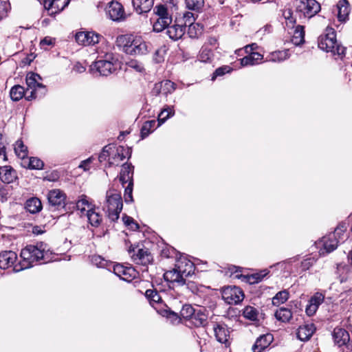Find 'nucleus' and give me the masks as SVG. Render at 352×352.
<instances>
[{
	"label": "nucleus",
	"mask_w": 352,
	"mask_h": 352,
	"mask_svg": "<svg viewBox=\"0 0 352 352\" xmlns=\"http://www.w3.org/2000/svg\"><path fill=\"white\" fill-rule=\"evenodd\" d=\"M318 47L327 52H331L335 58L342 59L345 56L346 48L338 43L336 32L332 28H327L326 33L318 38Z\"/></svg>",
	"instance_id": "obj_3"
},
{
	"label": "nucleus",
	"mask_w": 352,
	"mask_h": 352,
	"mask_svg": "<svg viewBox=\"0 0 352 352\" xmlns=\"http://www.w3.org/2000/svg\"><path fill=\"white\" fill-rule=\"evenodd\" d=\"M155 125L156 121L154 120L145 122L141 129L142 138H146L154 130Z\"/></svg>",
	"instance_id": "obj_53"
},
{
	"label": "nucleus",
	"mask_w": 352,
	"mask_h": 352,
	"mask_svg": "<svg viewBox=\"0 0 352 352\" xmlns=\"http://www.w3.org/2000/svg\"><path fill=\"white\" fill-rule=\"evenodd\" d=\"M106 12L109 17L114 21H123L126 17L123 6L117 1L109 2Z\"/></svg>",
	"instance_id": "obj_13"
},
{
	"label": "nucleus",
	"mask_w": 352,
	"mask_h": 352,
	"mask_svg": "<svg viewBox=\"0 0 352 352\" xmlns=\"http://www.w3.org/2000/svg\"><path fill=\"white\" fill-rule=\"evenodd\" d=\"M346 230V224L342 223L339 224L333 233L329 235H334V238L337 239L338 243H343L346 239L345 232Z\"/></svg>",
	"instance_id": "obj_44"
},
{
	"label": "nucleus",
	"mask_w": 352,
	"mask_h": 352,
	"mask_svg": "<svg viewBox=\"0 0 352 352\" xmlns=\"http://www.w3.org/2000/svg\"><path fill=\"white\" fill-rule=\"evenodd\" d=\"M292 41L296 45H300L305 42V32L302 26L298 25L296 27Z\"/></svg>",
	"instance_id": "obj_47"
},
{
	"label": "nucleus",
	"mask_w": 352,
	"mask_h": 352,
	"mask_svg": "<svg viewBox=\"0 0 352 352\" xmlns=\"http://www.w3.org/2000/svg\"><path fill=\"white\" fill-rule=\"evenodd\" d=\"M276 318L283 322H287L292 318V313L288 308L280 307L275 312Z\"/></svg>",
	"instance_id": "obj_42"
},
{
	"label": "nucleus",
	"mask_w": 352,
	"mask_h": 352,
	"mask_svg": "<svg viewBox=\"0 0 352 352\" xmlns=\"http://www.w3.org/2000/svg\"><path fill=\"white\" fill-rule=\"evenodd\" d=\"M212 56V51L209 49L206 45L202 46L201 48L197 58L199 61L203 63L210 62Z\"/></svg>",
	"instance_id": "obj_48"
},
{
	"label": "nucleus",
	"mask_w": 352,
	"mask_h": 352,
	"mask_svg": "<svg viewBox=\"0 0 352 352\" xmlns=\"http://www.w3.org/2000/svg\"><path fill=\"white\" fill-rule=\"evenodd\" d=\"M96 60L91 65L93 69H96L101 76H108L120 69V62L111 52L107 50L97 51Z\"/></svg>",
	"instance_id": "obj_2"
},
{
	"label": "nucleus",
	"mask_w": 352,
	"mask_h": 352,
	"mask_svg": "<svg viewBox=\"0 0 352 352\" xmlns=\"http://www.w3.org/2000/svg\"><path fill=\"white\" fill-rule=\"evenodd\" d=\"M195 21V14L192 12L186 11L182 14V16L176 19V22L182 25L183 27H186L192 25Z\"/></svg>",
	"instance_id": "obj_40"
},
{
	"label": "nucleus",
	"mask_w": 352,
	"mask_h": 352,
	"mask_svg": "<svg viewBox=\"0 0 352 352\" xmlns=\"http://www.w3.org/2000/svg\"><path fill=\"white\" fill-rule=\"evenodd\" d=\"M177 254H178V252H177V250L174 248H172V247L164 249L162 251V256H164L166 258L177 256Z\"/></svg>",
	"instance_id": "obj_64"
},
{
	"label": "nucleus",
	"mask_w": 352,
	"mask_h": 352,
	"mask_svg": "<svg viewBox=\"0 0 352 352\" xmlns=\"http://www.w3.org/2000/svg\"><path fill=\"white\" fill-rule=\"evenodd\" d=\"M215 337L221 343H226L230 337V331L224 324H218L214 327Z\"/></svg>",
	"instance_id": "obj_32"
},
{
	"label": "nucleus",
	"mask_w": 352,
	"mask_h": 352,
	"mask_svg": "<svg viewBox=\"0 0 352 352\" xmlns=\"http://www.w3.org/2000/svg\"><path fill=\"white\" fill-rule=\"evenodd\" d=\"M222 298L229 305H236L244 298V294L241 288L236 286H228L223 289Z\"/></svg>",
	"instance_id": "obj_8"
},
{
	"label": "nucleus",
	"mask_w": 352,
	"mask_h": 352,
	"mask_svg": "<svg viewBox=\"0 0 352 352\" xmlns=\"http://www.w3.org/2000/svg\"><path fill=\"white\" fill-rule=\"evenodd\" d=\"M162 316L166 317L172 324H177L180 322V317L175 311H172L169 307L165 305L164 308H161L157 311Z\"/></svg>",
	"instance_id": "obj_35"
},
{
	"label": "nucleus",
	"mask_w": 352,
	"mask_h": 352,
	"mask_svg": "<svg viewBox=\"0 0 352 352\" xmlns=\"http://www.w3.org/2000/svg\"><path fill=\"white\" fill-rule=\"evenodd\" d=\"M128 252L132 260L137 264L145 265L149 263L152 259L150 252L146 249L131 245Z\"/></svg>",
	"instance_id": "obj_11"
},
{
	"label": "nucleus",
	"mask_w": 352,
	"mask_h": 352,
	"mask_svg": "<svg viewBox=\"0 0 352 352\" xmlns=\"http://www.w3.org/2000/svg\"><path fill=\"white\" fill-rule=\"evenodd\" d=\"M129 67L135 69L137 72H142L144 70V66L140 62L135 60H131L127 63Z\"/></svg>",
	"instance_id": "obj_62"
},
{
	"label": "nucleus",
	"mask_w": 352,
	"mask_h": 352,
	"mask_svg": "<svg viewBox=\"0 0 352 352\" xmlns=\"http://www.w3.org/2000/svg\"><path fill=\"white\" fill-rule=\"evenodd\" d=\"M83 216L87 217L88 223L93 227H98L102 221V216L98 211V208H96V206L88 210Z\"/></svg>",
	"instance_id": "obj_24"
},
{
	"label": "nucleus",
	"mask_w": 352,
	"mask_h": 352,
	"mask_svg": "<svg viewBox=\"0 0 352 352\" xmlns=\"http://www.w3.org/2000/svg\"><path fill=\"white\" fill-rule=\"evenodd\" d=\"M164 278L167 282L177 283L179 285H184L186 283V279L175 267L173 270L166 272Z\"/></svg>",
	"instance_id": "obj_26"
},
{
	"label": "nucleus",
	"mask_w": 352,
	"mask_h": 352,
	"mask_svg": "<svg viewBox=\"0 0 352 352\" xmlns=\"http://www.w3.org/2000/svg\"><path fill=\"white\" fill-rule=\"evenodd\" d=\"M131 150L129 147L124 146H112L109 149V166H119L125 158H130Z\"/></svg>",
	"instance_id": "obj_6"
},
{
	"label": "nucleus",
	"mask_w": 352,
	"mask_h": 352,
	"mask_svg": "<svg viewBox=\"0 0 352 352\" xmlns=\"http://www.w3.org/2000/svg\"><path fill=\"white\" fill-rule=\"evenodd\" d=\"M315 330V326L312 323L301 325L297 330V338L301 341H307L312 336Z\"/></svg>",
	"instance_id": "obj_27"
},
{
	"label": "nucleus",
	"mask_w": 352,
	"mask_h": 352,
	"mask_svg": "<svg viewBox=\"0 0 352 352\" xmlns=\"http://www.w3.org/2000/svg\"><path fill=\"white\" fill-rule=\"evenodd\" d=\"M21 165L25 168L39 170L43 168V162L37 157H28L27 156L21 162Z\"/></svg>",
	"instance_id": "obj_34"
},
{
	"label": "nucleus",
	"mask_w": 352,
	"mask_h": 352,
	"mask_svg": "<svg viewBox=\"0 0 352 352\" xmlns=\"http://www.w3.org/2000/svg\"><path fill=\"white\" fill-rule=\"evenodd\" d=\"M185 5L188 10L199 12L204 6V0H185Z\"/></svg>",
	"instance_id": "obj_46"
},
{
	"label": "nucleus",
	"mask_w": 352,
	"mask_h": 352,
	"mask_svg": "<svg viewBox=\"0 0 352 352\" xmlns=\"http://www.w3.org/2000/svg\"><path fill=\"white\" fill-rule=\"evenodd\" d=\"M195 311L196 309H194L190 305H184L180 311V316L185 319L191 320Z\"/></svg>",
	"instance_id": "obj_56"
},
{
	"label": "nucleus",
	"mask_w": 352,
	"mask_h": 352,
	"mask_svg": "<svg viewBox=\"0 0 352 352\" xmlns=\"http://www.w3.org/2000/svg\"><path fill=\"white\" fill-rule=\"evenodd\" d=\"M338 245V241L337 239L334 238V235L328 234L316 242V248L318 249V253L320 256H325L334 251Z\"/></svg>",
	"instance_id": "obj_10"
},
{
	"label": "nucleus",
	"mask_w": 352,
	"mask_h": 352,
	"mask_svg": "<svg viewBox=\"0 0 352 352\" xmlns=\"http://www.w3.org/2000/svg\"><path fill=\"white\" fill-rule=\"evenodd\" d=\"M52 252L50 251L47 245L42 241L36 242L35 244L27 245L22 249L21 257L22 260L14 265V272H19L21 270L28 269L34 265V263L43 261L48 263L51 258Z\"/></svg>",
	"instance_id": "obj_1"
},
{
	"label": "nucleus",
	"mask_w": 352,
	"mask_h": 352,
	"mask_svg": "<svg viewBox=\"0 0 352 352\" xmlns=\"http://www.w3.org/2000/svg\"><path fill=\"white\" fill-rule=\"evenodd\" d=\"M14 152L21 161L28 156V148L23 141L17 140L14 144Z\"/></svg>",
	"instance_id": "obj_49"
},
{
	"label": "nucleus",
	"mask_w": 352,
	"mask_h": 352,
	"mask_svg": "<svg viewBox=\"0 0 352 352\" xmlns=\"http://www.w3.org/2000/svg\"><path fill=\"white\" fill-rule=\"evenodd\" d=\"M351 265L338 263L335 273L340 283L349 282L352 278V269Z\"/></svg>",
	"instance_id": "obj_17"
},
{
	"label": "nucleus",
	"mask_w": 352,
	"mask_h": 352,
	"mask_svg": "<svg viewBox=\"0 0 352 352\" xmlns=\"http://www.w3.org/2000/svg\"><path fill=\"white\" fill-rule=\"evenodd\" d=\"M208 316L202 309H197L191 318L192 322L196 327L204 326L207 322Z\"/></svg>",
	"instance_id": "obj_38"
},
{
	"label": "nucleus",
	"mask_w": 352,
	"mask_h": 352,
	"mask_svg": "<svg viewBox=\"0 0 352 352\" xmlns=\"http://www.w3.org/2000/svg\"><path fill=\"white\" fill-rule=\"evenodd\" d=\"M236 277L241 278L242 281L248 283L249 284H254L259 282V278L256 274L251 275H236Z\"/></svg>",
	"instance_id": "obj_58"
},
{
	"label": "nucleus",
	"mask_w": 352,
	"mask_h": 352,
	"mask_svg": "<svg viewBox=\"0 0 352 352\" xmlns=\"http://www.w3.org/2000/svg\"><path fill=\"white\" fill-rule=\"evenodd\" d=\"M324 296L319 292L316 293L311 297L309 304L307 305L305 312L309 316L314 315L319 306L323 302Z\"/></svg>",
	"instance_id": "obj_20"
},
{
	"label": "nucleus",
	"mask_w": 352,
	"mask_h": 352,
	"mask_svg": "<svg viewBox=\"0 0 352 352\" xmlns=\"http://www.w3.org/2000/svg\"><path fill=\"white\" fill-rule=\"evenodd\" d=\"M69 1L70 0H58V6H54V9L52 10V12H50V15L53 16L61 12L65 7L68 6Z\"/></svg>",
	"instance_id": "obj_59"
},
{
	"label": "nucleus",
	"mask_w": 352,
	"mask_h": 352,
	"mask_svg": "<svg viewBox=\"0 0 352 352\" xmlns=\"http://www.w3.org/2000/svg\"><path fill=\"white\" fill-rule=\"evenodd\" d=\"M283 15L285 19L287 26L293 28L296 22V14H294L291 9L287 8L283 10Z\"/></svg>",
	"instance_id": "obj_54"
},
{
	"label": "nucleus",
	"mask_w": 352,
	"mask_h": 352,
	"mask_svg": "<svg viewBox=\"0 0 352 352\" xmlns=\"http://www.w3.org/2000/svg\"><path fill=\"white\" fill-rule=\"evenodd\" d=\"M338 18L340 21L345 22L349 19L351 9L347 0H340L337 4Z\"/></svg>",
	"instance_id": "obj_30"
},
{
	"label": "nucleus",
	"mask_w": 352,
	"mask_h": 352,
	"mask_svg": "<svg viewBox=\"0 0 352 352\" xmlns=\"http://www.w3.org/2000/svg\"><path fill=\"white\" fill-rule=\"evenodd\" d=\"M333 338L335 343L339 346L348 344L350 340L349 332L342 328H335Z\"/></svg>",
	"instance_id": "obj_25"
},
{
	"label": "nucleus",
	"mask_w": 352,
	"mask_h": 352,
	"mask_svg": "<svg viewBox=\"0 0 352 352\" xmlns=\"http://www.w3.org/2000/svg\"><path fill=\"white\" fill-rule=\"evenodd\" d=\"M41 77L35 73H29L26 76V84L28 89L26 94L29 89H32L30 95H26L25 98L28 100H31L36 98H41L45 95L47 89L39 81L41 80Z\"/></svg>",
	"instance_id": "obj_5"
},
{
	"label": "nucleus",
	"mask_w": 352,
	"mask_h": 352,
	"mask_svg": "<svg viewBox=\"0 0 352 352\" xmlns=\"http://www.w3.org/2000/svg\"><path fill=\"white\" fill-rule=\"evenodd\" d=\"M175 115V109L173 106L165 105L158 115V126L164 123L168 118Z\"/></svg>",
	"instance_id": "obj_37"
},
{
	"label": "nucleus",
	"mask_w": 352,
	"mask_h": 352,
	"mask_svg": "<svg viewBox=\"0 0 352 352\" xmlns=\"http://www.w3.org/2000/svg\"><path fill=\"white\" fill-rule=\"evenodd\" d=\"M243 316L247 320L252 322L258 321L259 311L254 307L248 305L245 307L243 310Z\"/></svg>",
	"instance_id": "obj_39"
},
{
	"label": "nucleus",
	"mask_w": 352,
	"mask_h": 352,
	"mask_svg": "<svg viewBox=\"0 0 352 352\" xmlns=\"http://www.w3.org/2000/svg\"><path fill=\"white\" fill-rule=\"evenodd\" d=\"M134 10L139 14L148 12L153 6L154 0H132Z\"/></svg>",
	"instance_id": "obj_28"
},
{
	"label": "nucleus",
	"mask_w": 352,
	"mask_h": 352,
	"mask_svg": "<svg viewBox=\"0 0 352 352\" xmlns=\"http://www.w3.org/2000/svg\"><path fill=\"white\" fill-rule=\"evenodd\" d=\"M18 178L16 171L10 166H0V179L5 184H10Z\"/></svg>",
	"instance_id": "obj_21"
},
{
	"label": "nucleus",
	"mask_w": 352,
	"mask_h": 352,
	"mask_svg": "<svg viewBox=\"0 0 352 352\" xmlns=\"http://www.w3.org/2000/svg\"><path fill=\"white\" fill-rule=\"evenodd\" d=\"M175 266L177 268V270L182 274L185 279L194 274V264L185 256H180L177 258Z\"/></svg>",
	"instance_id": "obj_15"
},
{
	"label": "nucleus",
	"mask_w": 352,
	"mask_h": 352,
	"mask_svg": "<svg viewBox=\"0 0 352 352\" xmlns=\"http://www.w3.org/2000/svg\"><path fill=\"white\" fill-rule=\"evenodd\" d=\"M103 38L100 34L94 32H79L75 35L76 42L85 46L94 45L100 43Z\"/></svg>",
	"instance_id": "obj_12"
},
{
	"label": "nucleus",
	"mask_w": 352,
	"mask_h": 352,
	"mask_svg": "<svg viewBox=\"0 0 352 352\" xmlns=\"http://www.w3.org/2000/svg\"><path fill=\"white\" fill-rule=\"evenodd\" d=\"M153 11L157 17L169 21H173L171 14L169 13L168 8L164 5H157L154 8Z\"/></svg>",
	"instance_id": "obj_43"
},
{
	"label": "nucleus",
	"mask_w": 352,
	"mask_h": 352,
	"mask_svg": "<svg viewBox=\"0 0 352 352\" xmlns=\"http://www.w3.org/2000/svg\"><path fill=\"white\" fill-rule=\"evenodd\" d=\"M25 208L30 213L35 214L41 210L42 204L37 197H32L26 201Z\"/></svg>",
	"instance_id": "obj_36"
},
{
	"label": "nucleus",
	"mask_w": 352,
	"mask_h": 352,
	"mask_svg": "<svg viewBox=\"0 0 352 352\" xmlns=\"http://www.w3.org/2000/svg\"><path fill=\"white\" fill-rule=\"evenodd\" d=\"M187 33L189 37L192 38H198L202 34L203 27L199 23H194L192 25H188Z\"/></svg>",
	"instance_id": "obj_51"
},
{
	"label": "nucleus",
	"mask_w": 352,
	"mask_h": 352,
	"mask_svg": "<svg viewBox=\"0 0 352 352\" xmlns=\"http://www.w3.org/2000/svg\"><path fill=\"white\" fill-rule=\"evenodd\" d=\"M320 10V5L316 0H300L296 8L297 12H301L305 17L311 18Z\"/></svg>",
	"instance_id": "obj_9"
},
{
	"label": "nucleus",
	"mask_w": 352,
	"mask_h": 352,
	"mask_svg": "<svg viewBox=\"0 0 352 352\" xmlns=\"http://www.w3.org/2000/svg\"><path fill=\"white\" fill-rule=\"evenodd\" d=\"M145 296L153 306L154 304L161 303L162 297L155 289H147L145 292Z\"/></svg>",
	"instance_id": "obj_52"
},
{
	"label": "nucleus",
	"mask_w": 352,
	"mask_h": 352,
	"mask_svg": "<svg viewBox=\"0 0 352 352\" xmlns=\"http://www.w3.org/2000/svg\"><path fill=\"white\" fill-rule=\"evenodd\" d=\"M263 56L258 52H252L240 60L242 66L254 65L261 63Z\"/></svg>",
	"instance_id": "obj_33"
},
{
	"label": "nucleus",
	"mask_w": 352,
	"mask_h": 352,
	"mask_svg": "<svg viewBox=\"0 0 352 352\" xmlns=\"http://www.w3.org/2000/svg\"><path fill=\"white\" fill-rule=\"evenodd\" d=\"M92 263L98 267H105L107 261L102 258L100 256H94L91 258Z\"/></svg>",
	"instance_id": "obj_61"
},
{
	"label": "nucleus",
	"mask_w": 352,
	"mask_h": 352,
	"mask_svg": "<svg viewBox=\"0 0 352 352\" xmlns=\"http://www.w3.org/2000/svg\"><path fill=\"white\" fill-rule=\"evenodd\" d=\"M17 254L13 251H4L0 253V268L6 270L17 265Z\"/></svg>",
	"instance_id": "obj_19"
},
{
	"label": "nucleus",
	"mask_w": 352,
	"mask_h": 352,
	"mask_svg": "<svg viewBox=\"0 0 352 352\" xmlns=\"http://www.w3.org/2000/svg\"><path fill=\"white\" fill-rule=\"evenodd\" d=\"M133 166L131 164H124L120 175V181L122 186L126 184H133Z\"/></svg>",
	"instance_id": "obj_23"
},
{
	"label": "nucleus",
	"mask_w": 352,
	"mask_h": 352,
	"mask_svg": "<svg viewBox=\"0 0 352 352\" xmlns=\"http://www.w3.org/2000/svg\"><path fill=\"white\" fill-rule=\"evenodd\" d=\"M76 206L77 210L80 212V215L83 216L88 210L93 208L95 204L87 196L82 195L76 201Z\"/></svg>",
	"instance_id": "obj_29"
},
{
	"label": "nucleus",
	"mask_w": 352,
	"mask_h": 352,
	"mask_svg": "<svg viewBox=\"0 0 352 352\" xmlns=\"http://www.w3.org/2000/svg\"><path fill=\"white\" fill-rule=\"evenodd\" d=\"M113 272L120 279L126 282H131L138 276V272L133 267L119 263L113 265Z\"/></svg>",
	"instance_id": "obj_14"
},
{
	"label": "nucleus",
	"mask_w": 352,
	"mask_h": 352,
	"mask_svg": "<svg viewBox=\"0 0 352 352\" xmlns=\"http://www.w3.org/2000/svg\"><path fill=\"white\" fill-rule=\"evenodd\" d=\"M289 58L287 50L275 51L270 53L266 58L267 61L282 62Z\"/></svg>",
	"instance_id": "obj_41"
},
{
	"label": "nucleus",
	"mask_w": 352,
	"mask_h": 352,
	"mask_svg": "<svg viewBox=\"0 0 352 352\" xmlns=\"http://www.w3.org/2000/svg\"><path fill=\"white\" fill-rule=\"evenodd\" d=\"M186 28L182 24L177 23L167 28L166 34L170 38L174 41L180 39L185 34Z\"/></svg>",
	"instance_id": "obj_31"
},
{
	"label": "nucleus",
	"mask_w": 352,
	"mask_h": 352,
	"mask_svg": "<svg viewBox=\"0 0 352 352\" xmlns=\"http://www.w3.org/2000/svg\"><path fill=\"white\" fill-rule=\"evenodd\" d=\"M171 23L172 21L157 17L153 25V31L156 32H161L165 29H167Z\"/></svg>",
	"instance_id": "obj_50"
},
{
	"label": "nucleus",
	"mask_w": 352,
	"mask_h": 352,
	"mask_svg": "<svg viewBox=\"0 0 352 352\" xmlns=\"http://www.w3.org/2000/svg\"><path fill=\"white\" fill-rule=\"evenodd\" d=\"M10 5L7 1H0V20L7 16Z\"/></svg>",
	"instance_id": "obj_60"
},
{
	"label": "nucleus",
	"mask_w": 352,
	"mask_h": 352,
	"mask_svg": "<svg viewBox=\"0 0 352 352\" xmlns=\"http://www.w3.org/2000/svg\"><path fill=\"white\" fill-rule=\"evenodd\" d=\"M175 89L176 85L169 80H166L155 83L153 88L152 93L155 96H157L160 94L166 96L168 94L173 93Z\"/></svg>",
	"instance_id": "obj_18"
},
{
	"label": "nucleus",
	"mask_w": 352,
	"mask_h": 352,
	"mask_svg": "<svg viewBox=\"0 0 352 352\" xmlns=\"http://www.w3.org/2000/svg\"><path fill=\"white\" fill-rule=\"evenodd\" d=\"M10 96L13 101L20 100L24 96H25L24 87L19 85H14L10 89Z\"/></svg>",
	"instance_id": "obj_45"
},
{
	"label": "nucleus",
	"mask_w": 352,
	"mask_h": 352,
	"mask_svg": "<svg viewBox=\"0 0 352 352\" xmlns=\"http://www.w3.org/2000/svg\"><path fill=\"white\" fill-rule=\"evenodd\" d=\"M122 206L123 203L120 192L115 189L107 190L103 210L111 221H116L118 219Z\"/></svg>",
	"instance_id": "obj_4"
},
{
	"label": "nucleus",
	"mask_w": 352,
	"mask_h": 352,
	"mask_svg": "<svg viewBox=\"0 0 352 352\" xmlns=\"http://www.w3.org/2000/svg\"><path fill=\"white\" fill-rule=\"evenodd\" d=\"M289 298V292L287 290H283L278 292L272 298V304L274 305H279L287 300Z\"/></svg>",
	"instance_id": "obj_55"
},
{
	"label": "nucleus",
	"mask_w": 352,
	"mask_h": 352,
	"mask_svg": "<svg viewBox=\"0 0 352 352\" xmlns=\"http://www.w3.org/2000/svg\"><path fill=\"white\" fill-rule=\"evenodd\" d=\"M109 149H111V145L105 146L103 148L102 152L98 156V160L100 162H102L107 160V158H109Z\"/></svg>",
	"instance_id": "obj_63"
},
{
	"label": "nucleus",
	"mask_w": 352,
	"mask_h": 352,
	"mask_svg": "<svg viewBox=\"0 0 352 352\" xmlns=\"http://www.w3.org/2000/svg\"><path fill=\"white\" fill-rule=\"evenodd\" d=\"M273 341V336L270 333L262 335L258 337L252 346L253 352H261L265 349Z\"/></svg>",
	"instance_id": "obj_22"
},
{
	"label": "nucleus",
	"mask_w": 352,
	"mask_h": 352,
	"mask_svg": "<svg viewBox=\"0 0 352 352\" xmlns=\"http://www.w3.org/2000/svg\"><path fill=\"white\" fill-rule=\"evenodd\" d=\"M316 261L314 256H309L300 262V268L302 272L309 270Z\"/></svg>",
	"instance_id": "obj_57"
},
{
	"label": "nucleus",
	"mask_w": 352,
	"mask_h": 352,
	"mask_svg": "<svg viewBox=\"0 0 352 352\" xmlns=\"http://www.w3.org/2000/svg\"><path fill=\"white\" fill-rule=\"evenodd\" d=\"M50 204L56 208H63L66 199L65 194L60 189H53L47 194Z\"/></svg>",
	"instance_id": "obj_16"
},
{
	"label": "nucleus",
	"mask_w": 352,
	"mask_h": 352,
	"mask_svg": "<svg viewBox=\"0 0 352 352\" xmlns=\"http://www.w3.org/2000/svg\"><path fill=\"white\" fill-rule=\"evenodd\" d=\"M148 50V45L141 37H135L123 46V51L130 55L145 54Z\"/></svg>",
	"instance_id": "obj_7"
}]
</instances>
